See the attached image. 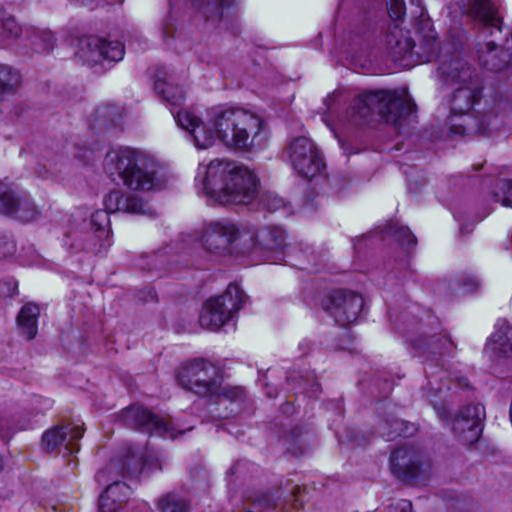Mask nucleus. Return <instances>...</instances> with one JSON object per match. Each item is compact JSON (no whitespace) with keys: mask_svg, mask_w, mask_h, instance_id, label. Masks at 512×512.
Wrapping results in <instances>:
<instances>
[{"mask_svg":"<svg viewBox=\"0 0 512 512\" xmlns=\"http://www.w3.org/2000/svg\"><path fill=\"white\" fill-rule=\"evenodd\" d=\"M388 13L393 20H400L405 15L404 0H388Z\"/></svg>","mask_w":512,"mask_h":512,"instance_id":"37","label":"nucleus"},{"mask_svg":"<svg viewBox=\"0 0 512 512\" xmlns=\"http://www.w3.org/2000/svg\"><path fill=\"white\" fill-rule=\"evenodd\" d=\"M386 44L395 61H405V65H413L415 38L411 37L408 30L398 23L392 24L386 35Z\"/></svg>","mask_w":512,"mask_h":512,"instance_id":"18","label":"nucleus"},{"mask_svg":"<svg viewBox=\"0 0 512 512\" xmlns=\"http://www.w3.org/2000/svg\"><path fill=\"white\" fill-rule=\"evenodd\" d=\"M480 94V89L474 81L462 84L452 93L450 115L447 119L451 133L457 135L485 133L477 120L470 115L472 108L480 99Z\"/></svg>","mask_w":512,"mask_h":512,"instance_id":"7","label":"nucleus"},{"mask_svg":"<svg viewBox=\"0 0 512 512\" xmlns=\"http://www.w3.org/2000/svg\"><path fill=\"white\" fill-rule=\"evenodd\" d=\"M78 54L89 65H95L102 60L117 62L124 56V46L120 42H107L90 36L81 41Z\"/></svg>","mask_w":512,"mask_h":512,"instance_id":"14","label":"nucleus"},{"mask_svg":"<svg viewBox=\"0 0 512 512\" xmlns=\"http://www.w3.org/2000/svg\"><path fill=\"white\" fill-rule=\"evenodd\" d=\"M383 434L387 436L389 439H393L397 436H409L411 432L408 431V427L403 420L394 419L392 421V430Z\"/></svg>","mask_w":512,"mask_h":512,"instance_id":"38","label":"nucleus"},{"mask_svg":"<svg viewBox=\"0 0 512 512\" xmlns=\"http://www.w3.org/2000/svg\"><path fill=\"white\" fill-rule=\"evenodd\" d=\"M389 233L402 245H415L416 239L407 227L392 226Z\"/></svg>","mask_w":512,"mask_h":512,"instance_id":"35","label":"nucleus"},{"mask_svg":"<svg viewBox=\"0 0 512 512\" xmlns=\"http://www.w3.org/2000/svg\"><path fill=\"white\" fill-rule=\"evenodd\" d=\"M39 314V307L36 304L28 303L22 307L17 316L18 325L22 333L29 340L33 339L37 334V320Z\"/></svg>","mask_w":512,"mask_h":512,"instance_id":"25","label":"nucleus"},{"mask_svg":"<svg viewBox=\"0 0 512 512\" xmlns=\"http://www.w3.org/2000/svg\"><path fill=\"white\" fill-rule=\"evenodd\" d=\"M492 195L495 202H500L503 206L512 207V180H498Z\"/></svg>","mask_w":512,"mask_h":512,"instance_id":"32","label":"nucleus"},{"mask_svg":"<svg viewBox=\"0 0 512 512\" xmlns=\"http://www.w3.org/2000/svg\"><path fill=\"white\" fill-rule=\"evenodd\" d=\"M107 171L116 174L131 191L160 190L167 182L163 167L144 152L123 148L107 153L104 161Z\"/></svg>","mask_w":512,"mask_h":512,"instance_id":"2","label":"nucleus"},{"mask_svg":"<svg viewBox=\"0 0 512 512\" xmlns=\"http://www.w3.org/2000/svg\"><path fill=\"white\" fill-rule=\"evenodd\" d=\"M121 417L127 427L141 432L156 433L172 439L184 433V430L177 429L168 420L143 407L131 406L122 412Z\"/></svg>","mask_w":512,"mask_h":512,"instance_id":"9","label":"nucleus"},{"mask_svg":"<svg viewBox=\"0 0 512 512\" xmlns=\"http://www.w3.org/2000/svg\"><path fill=\"white\" fill-rule=\"evenodd\" d=\"M451 290L455 293L470 294L480 288L478 279L470 273H461L450 284Z\"/></svg>","mask_w":512,"mask_h":512,"instance_id":"29","label":"nucleus"},{"mask_svg":"<svg viewBox=\"0 0 512 512\" xmlns=\"http://www.w3.org/2000/svg\"><path fill=\"white\" fill-rule=\"evenodd\" d=\"M240 236V230L231 222H210L203 226L199 241L206 251L222 255Z\"/></svg>","mask_w":512,"mask_h":512,"instance_id":"11","label":"nucleus"},{"mask_svg":"<svg viewBox=\"0 0 512 512\" xmlns=\"http://www.w3.org/2000/svg\"><path fill=\"white\" fill-rule=\"evenodd\" d=\"M16 251L14 240L4 232H0V259L12 256Z\"/></svg>","mask_w":512,"mask_h":512,"instance_id":"36","label":"nucleus"},{"mask_svg":"<svg viewBox=\"0 0 512 512\" xmlns=\"http://www.w3.org/2000/svg\"><path fill=\"white\" fill-rule=\"evenodd\" d=\"M287 153L292 167L301 177L311 179L324 168V161L315 144L307 137L294 139Z\"/></svg>","mask_w":512,"mask_h":512,"instance_id":"10","label":"nucleus"},{"mask_svg":"<svg viewBox=\"0 0 512 512\" xmlns=\"http://www.w3.org/2000/svg\"><path fill=\"white\" fill-rule=\"evenodd\" d=\"M102 218H107L106 215L103 213V212H96L95 214L92 215L91 217V223L92 224H95L96 221L98 220H101Z\"/></svg>","mask_w":512,"mask_h":512,"instance_id":"44","label":"nucleus"},{"mask_svg":"<svg viewBox=\"0 0 512 512\" xmlns=\"http://www.w3.org/2000/svg\"><path fill=\"white\" fill-rule=\"evenodd\" d=\"M118 212L129 214H146L147 210L140 198L133 195H126L120 190Z\"/></svg>","mask_w":512,"mask_h":512,"instance_id":"30","label":"nucleus"},{"mask_svg":"<svg viewBox=\"0 0 512 512\" xmlns=\"http://www.w3.org/2000/svg\"><path fill=\"white\" fill-rule=\"evenodd\" d=\"M285 232L278 227L260 229L253 238L255 245L263 250L278 251L285 247Z\"/></svg>","mask_w":512,"mask_h":512,"instance_id":"23","label":"nucleus"},{"mask_svg":"<svg viewBox=\"0 0 512 512\" xmlns=\"http://www.w3.org/2000/svg\"><path fill=\"white\" fill-rule=\"evenodd\" d=\"M144 462L140 456H127L125 460H112L98 472L96 478L101 484L108 480L113 482L107 486L99 497V512H118L127 503L131 494L130 487L117 480L120 476L136 475L142 471Z\"/></svg>","mask_w":512,"mask_h":512,"instance_id":"6","label":"nucleus"},{"mask_svg":"<svg viewBox=\"0 0 512 512\" xmlns=\"http://www.w3.org/2000/svg\"><path fill=\"white\" fill-rule=\"evenodd\" d=\"M203 173V192L215 203L249 204L258 196L259 179L247 167L215 159L204 167Z\"/></svg>","mask_w":512,"mask_h":512,"instance_id":"1","label":"nucleus"},{"mask_svg":"<svg viewBox=\"0 0 512 512\" xmlns=\"http://www.w3.org/2000/svg\"><path fill=\"white\" fill-rule=\"evenodd\" d=\"M374 111L382 115L387 122L396 125L405 114L411 112V103L396 92L372 91L358 95L348 113L351 121L361 126L370 121Z\"/></svg>","mask_w":512,"mask_h":512,"instance_id":"4","label":"nucleus"},{"mask_svg":"<svg viewBox=\"0 0 512 512\" xmlns=\"http://www.w3.org/2000/svg\"><path fill=\"white\" fill-rule=\"evenodd\" d=\"M438 70L443 80L452 84L473 82L476 75L474 68L458 52L443 55Z\"/></svg>","mask_w":512,"mask_h":512,"instance_id":"17","label":"nucleus"},{"mask_svg":"<svg viewBox=\"0 0 512 512\" xmlns=\"http://www.w3.org/2000/svg\"><path fill=\"white\" fill-rule=\"evenodd\" d=\"M176 120L183 129L190 132L199 149H206L214 144L216 134L206 127L191 111L181 110L177 112Z\"/></svg>","mask_w":512,"mask_h":512,"instance_id":"19","label":"nucleus"},{"mask_svg":"<svg viewBox=\"0 0 512 512\" xmlns=\"http://www.w3.org/2000/svg\"><path fill=\"white\" fill-rule=\"evenodd\" d=\"M420 466L418 453L408 447L395 450L390 457V468L392 473L401 479L414 477Z\"/></svg>","mask_w":512,"mask_h":512,"instance_id":"20","label":"nucleus"},{"mask_svg":"<svg viewBox=\"0 0 512 512\" xmlns=\"http://www.w3.org/2000/svg\"><path fill=\"white\" fill-rule=\"evenodd\" d=\"M484 408L480 405H468L456 414L452 431L463 444H473L481 436L483 430Z\"/></svg>","mask_w":512,"mask_h":512,"instance_id":"12","label":"nucleus"},{"mask_svg":"<svg viewBox=\"0 0 512 512\" xmlns=\"http://www.w3.org/2000/svg\"><path fill=\"white\" fill-rule=\"evenodd\" d=\"M112 108L109 106L100 108L97 110L96 114L101 117H110Z\"/></svg>","mask_w":512,"mask_h":512,"instance_id":"43","label":"nucleus"},{"mask_svg":"<svg viewBox=\"0 0 512 512\" xmlns=\"http://www.w3.org/2000/svg\"><path fill=\"white\" fill-rule=\"evenodd\" d=\"M158 509L159 512H190L191 505L186 497L178 493H169L159 499Z\"/></svg>","mask_w":512,"mask_h":512,"instance_id":"27","label":"nucleus"},{"mask_svg":"<svg viewBox=\"0 0 512 512\" xmlns=\"http://www.w3.org/2000/svg\"><path fill=\"white\" fill-rule=\"evenodd\" d=\"M155 89L163 96L165 100L173 105H178L184 98V94L180 89H174L170 84L163 80L155 82Z\"/></svg>","mask_w":512,"mask_h":512,"instance_id":"33","label":"nucleus"},{"mask_svg":"<svg viewBox=\"0 0 512 512\" xmlns=\"http://www.w3.org/2000/svg\"><path fill=\"white\" fill-rule=\"evenodd\" d=\"M244 302V292L238 285L230 284L223 294L204 303L199 316L201 327L212 331L219 330Z\"/></svg>","mask_w":512,"mask_h":512,"instance_id":"8","label":"nucleus"},{"mask_svg":"<svg viewBox=\"0 0 512 512\" xmlns=\"http://www.w3.org/2000/svg\"><path fill=\"white\" fill-rule=\"evenodd\" d=\"M82 426L63 425L47 430L42 436V446L47 452L58 450L62 445L70 453L78 451L77 441L83 437Z\"/></svg>","mask_w":512,"mask_h":512,"instance_id":"16","label":"nucleus"},{"mask_svg":"<svg viewBox=\"0 0 512 512\" xmlns=\"http://www.w3.org/2000/svg\"><path fill=\"white\" fill-rule=\"evenodd\" d=\"M197 2L198 6L204 10V13L209 16H220V8L230 6L233 3V0H197Z\"/></svg>","mask_w":512,"mask_h":512,"instance_id":"34","label":"nucleus"},{"mask_svg":"<svg viewBox=\"0 0 512 512\" xmlns=\"http://www.w3.org/2000/svg\"><path fill=\"white\" fill-rule=\"evenodd\" d=\"M212 124L216 137L232 150L259 149L264 146L268 138L262 118L242 108L216 110Z\"/></svg>","mask_w":512,"mask_h":512,"instance_id":"3","label":"nucleus"},{"mask_svg":"<svg viewBox=\"0 0 512 512\" xmlns=\"http://www.w3.org/2000/svg\"><path fill=\"white\" fill-rule=\"evenodd\" d=\"M179 385L202 396H219L236 400L242 396L239 388H222V376L218 366L205 359L183 363L177 372Z\"/></svg>","mask_w":512,"mask_h":512,"instance_id":"5","label":"nucleus"},{"mask_svg":"<svg viewBox=\"0 0 512 512\" xmlns=\"http://www.w3.org/2000/svg\"><path fill=\"white\" fill-rule=\"evenodd\" d=\"M41 213V208L35 204L31 197L21 195L8 216L20 222L29 223L37 220L41 216Z\"/></svg>","mask_w":512,"mask_h":512,"instance_id":"24","label":"nucleus"},{"mask_svg":"<svg viewBox=\"0 0 512 512\" xmlns=\"http://www.w3.org/2000/svg\"><path fill=\"white\" fill-rule=\"evenodd\" d=\"M364 306L361 295L349 290H336L330 295L328 311L340 326L354 323Z\"/></svg>","mask_w":512,"mask_h":512,"instance_id":"13","label":"nucleus"},{"mask_svg":"<svg viewBox=\"0 0 512 512\" xmlns=\"http://www.w3.org/2000/svg\"><path fill=\"white\" fill-rule=\"evenodd\" d=\"M389 512H412V503L406 499H400L388 507Z\"/></svg>","mask_w":512,"mask_h":512,"instance_id":"41","label":"nucleus"},{"mask_svg":"<svg viewBox=\"0 0 512 512\" xmlns=\"http://www.w3.org/2000/svg\"><path fill=\"white\" fill-rule=\"evenodd\" d=\"M22 33L21 26L15 17L0 6V39L14 40Z\"/></svg>","mask_w":512,"mask_h":512,"instance_id":"28","label":"nucleus"},{"mask_svg":"<svg viewBox=\"0 0 512 512\" xmlns=\"http://www.w3.org/2000/svg\"><path fill=\"white\" fill-rule=\"evenodd\" d=\"M19 197L10 185L0 182V213L4 215L11 213Z\"/></svg>","mask_w":512,"mask_h":512,"instance_id":"31","label":"nucleus"},{"mask_svg":"<svg viewBox=\"0 0 512 512\" xmlns=\"http://www.w3.org/2000/svg\"><path fill=\"white\" fill-rule=\"evenodd\" d=\"M42 41H43V50L50 51L54 47L55 37L54 34L50 31L42 32Z\"/></svg>","mask_w":512,"mask_h":512,"instance_id":"42","label":"nucleus"},{"mask_svg":"<svg viewBox=\"0 0 512 512\" xmlns=\"http://www.w3.org/2000/svg\"><path fill=\"white\" fill-rule=\"evenodd\" d=\"M264 202L270 211H277L285 206V202L281 197L271 193L266 194Z\"/></svg>","mask_w":512,"mask_h":512,"instance_id":"40","label":"nucleus"},{"mask_svg":"<svg viewBox=\"0 0 512 512\" xmlns=\"http://www.w3.org/2000/svg\"><path fill=\"white\" fill-rule=\"evenodd\" d=\"M120 190H112L104 198V206L108 213H115L119 210Z\"/></svg>","mask_w":512,"mask_h":512,"instance_id":"39","label":"nucleus"},{"mask_svg":"<svg viewBox=\"0 0 512 512\" xmlns=\"http://www.w3.org/2000/svg\"><path fill=\"white\" fill-rule=\"evenodd\" d=\"M452 7L482 24L487 30L501 31V18L491 0H452Z\"/></svg>","mask_w":512,"mask_h":512,"instance_id":"15","label":"nucleus"},{"mask_svg":"<svg viewBox=\"0 0 512 512\" xmlns=\"http://www.w3.org/2000/svg\"><path fill=\"white\" fill-rule=\"evenodd\" d=\"M487 353L497 357H512V324L508 322L499 323L485 347Z\"/></svg>","mask_w":512,"mask_h":512,"instance_id":"22","label":"nucleus"},{"mask_svg":"<svg viewBox=\"0 0 512 512\" xmlns=\"http://www.w3.org/2000/svg\"><path fill=\"white\" fill-rule=\"evenodd\" d=\"M417 43L413 50V64L430 62L435 59L440 49V43L435 30L426 26L416 33Z\"/></svg>","mask_w":512,"mask_h":512,"instance_id":"21","label":"nucleus"},{"mask_svg":"<svg viewBox=\"0 0 512 512\" xmlns=\"http://www.w3.org/2000/svg\"><path fill=\"white\" fill-rule=\"evenodd\" d=\"M21 75L8 65H0V101L17 93L21 86Z\"/></svg>","mask_w":512,"mask_h":512,"instance_id":"26","label":"nucleus"}]
</instances>
